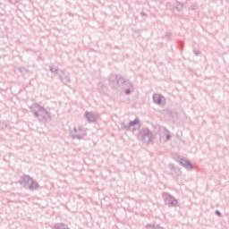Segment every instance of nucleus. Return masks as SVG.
<instances>
[{
	"label": "nucleus",
	"instance_id": "6",
	"mask_svg": "<svg viewBox=\"0 0 229 229\" xmlns=\"http://www.w3.org/2000/svg\"><path fill=\"white\" fill-rule=\"evenodd\" d=\"M163 199L167 207H176L178 205V200L169 193H163Z\"/></svg>",
	"mask_w": 229,
	"mask_h": 229
},
{
	"label": "nucleus",
	"instance_id": "22",
	"mask_svg": "<svg viewBox=\"0 0 229 229\" xmlns=\"http://www.w3.org/2000/svg\"><path fill=\"white\" fill-rule=\"evenodd\" d=\"M194 55H196V56H198V55H199V51L194 50L193 51Z\"/></svg>",
	"mask_w": 229,
	"mask_h": 229
},
{
	"label": "nucleus",
	"instance_id": "11",
	"mask_svg": "<svg viewBox=\"0 0 229 229\" xmlns=\"http://www.w3.org/2000/svg\"><path fill=\"white\" fill-rule=\"evenodd\" d=\"M140 123V120L139 118H136L133 121H131L128 124H125L123 128L125 130H130L132 126H136V124H139Z\"/></svg>",
	"mask_w": 229,
	"mask_h": 229
},
{
	"label": "nucleus",
	"instance_id": "17",
	"mask_svg": "<svg viewBox=\"0 0 229 229\" xmlns=\"http://www.w3.org/2000/svg\"><path fill=\"white\" fill-rule=\"evenodd\" d=\"M171 37H173V34L171 32H166L165 38H166V40H171Z\"/></svg>",
	"mask_w": 229,
	"mask_h": 229
},
{
	"label": "nucleus",
	"instance_id": "9",
	"mask_svg": "<svg viewBox=\"0 0 229 229\" xmlns=\"http://www.w3.org/2000/svg\"><path fill=\"white\" fill-rule=\"evenodd\" d=\"M179 164H180V165H182V167H184L188 171L192 170V164L191 163V161H189L185 158H181L179 160Z\"/></svg>",
	"mask_w": 229,
	"mask_h": 229
},
{
	"label": "nucleus",
	"instance_id": "25",
	"mask_svg": "<svg viewBox=\"0 0 229 229\" xmlns=\"http://www.w3.org/2000/svg\"><path fill=\"white\" fill-rule=\"evenodd\" d=\"M160 140H162V136H160Z\"/></svg>",
	"mask_w": 229,
	"mask_h": 229
},
{
	"label": "nucleus",
	"instance_id": "15",
	"mask_svg": "<svg viewBox=\"0 0 229 229\" xmlns=\"http://www.w3.org/2000/svg\"><path fill=\"white\" fill-rule=\"evenodd\" d=\"M54 229H69V226L64 223H59L54 225Z\"/></svg>",
	"mask_w": 229,
	"mask_h": 229
},
{
	"label": "nucleus",
	"instance_id": "18",
	"mask_svg": "<svg viewBox=\"0 0 229 229\" xmlns=\"http://www.w3.org/2000/svg\"><path fill=\"white\" fill-rule=\"evenodd\" d=\"M9 3H11V4H17V3H19V0H9Z\"/></svg>",
	"mask_w": 229,
	"mask_h": 229
},
{
	"label": "nucleus",
	"instance_id": "2",
	"mask_svg": "<svg viewBox=\"0 0 229 229\" xmlns=\"http://www.w3.org/2000/svg\"><path fill=\"white\" fill-rule=\"evenodd\" d=\"M20 184L24 189H29V191H37L38 189V182L33 180L30 175H23L20 181Z\"/></svg>",
	"mask_w": 229,
	"mask_h": 229
},
{
	"label": "nucleus",
	"instance_id": "7",
	"mask_svg": "<svg viewBox=\"0 0 229 229\" xmlns=\"http://www.w3.org/2000/svg\"><path fill=\"white\" fill-rule=\"evenodd\" d=\"M123 90H124L125 96H130L135 92V85L130 81H123Z\"/></svg>",
	"mask_w": 229,
	"mask_h": 229
},
{
	"label": "nucleus",
	"instance_id": "3",
	"mask_svg": "<svg viewBox=\"0 0 229 229\" xmlns=\"http://www.w3.org/2000/svg\"><path fill=\"white\" fill-rule=\"evenodd\" d=\"M138 139L145 144H150L153 141V133L148 128L142 129L138 133Z\"/></svg>",
	"mask_w": 229,
	"mask_h": 229
},
{
	"label": "nucleus",
	"instance_id": "5",
	"mask_svg": "<svg viewBox=\"0 0 229 229\" xmlns=\"http://www.w3.org/2000/svg\"><path fill=\"white\" fill-rule=\"evenodd\" d=\"M70 137H72V139H78V140H81V139L87 137V131L81 126L77 128L75 127L73 130H70Z\"/></svg>",
	"mask_w": 229,
	"mask_h": 229
},
{
	"label": "nucleus",
	"instance_id": "10",
	"mask_svg": "<svg viewBox=\"0 0 229 229\" xmlns=\"http://www.w3.org/2000/svg\"><path fill=\"white\" fill-rule=\"evenodd\" d=\"M152 99L156 105H162V101L165 99L164 96L160 94H154Z\"/></svg>",
	"mask_w": 229,
	"mask_h": 229
},
{
	"label": "nucleus",
	"instance_id": "12",
	"mask_svg": "<svg viewBox=\"0 0 229 229\" xmlns=\"http://www.w3.org/2000/svg\"><path fill=\"white\" fill-rule=\"evenodd\" d=\"M172 12H182L183 10V4L176 3L175 5L170 8Z\"/></svg>",
	"mask_w": 229,
	"mask_h": 229
},
{
	"label": "nucleus",
	"instance_id": "20",
	"mask_svg": "<svg viewBox=\"0 0 229 229\" xmlns=\"http://www.w3.org/2000/svg\"><path fill=\"white\" fill-rule=\"evenodd\" d=\"M215 213L216 216H218V217H221V213L219 212V210H216Z\"/></svg>",
	"mask_w": 229,
	"mask_h": 229
},
{
	"label": "nucleus",
	"instance_id": "21",
	"mask_svg": "<svg viewBox=\"0 0 229 229\" xmlns=\"http://www.w3.org/2000/svg\"><path fill=\"white\" fill-rule=\"evenodd\" d=\"M141 15H142V17H148V14L144 12H141Z\"/></svg>",
	"mask_w": 229,
	"mask_h": 229
},
{
	"label": "nucleus",
	"instance_id": "19",
	"mask_svg": "<svg viewBox=\"0 0 229 229\" xmlns=\"http://www.w3.org/2000/svg\"><path fill=\"white\" fill-rule=\"evenodd\" d=\"M19 71H20V72H26V68H24V67H20V68H19Z\"/></svg>",
	"mask_w": 229,
	"mask_h": 229
},
{
	"label": "nucleus",
	"instance_id": "4",
	"mask_svg": "<svg viewBox=\"0 0 229 229\" xmlns=\"http://www.w3.org/2000/svg\"><path fill=\"white\" fill-rule=\"evenodd\" d=\"M124 78L121 75L111 74L109 76V85L115 89H119V87L124 83Z\"/></svg>",
	"mask_w": 229,
	"mask_h": 229
},
{
	"label": "nucleus",
	"instance_id": "14",
	"mask_svg": "<svg viewBox=\"0 0 229 229\" xmlns=\"http://www.w3.org/2000/svg\"><path fill=\"white\" fill-rule=\"evenodd\" d=\"M163 135H165V142H167L168 140H171V133H169V130L164 128L163 129Z\"/></svg>",
	"mask_w": 229,
	"mask_h": 229
},
{
	"label": "nucleus",
	"instance_id": "8",
	"mask_svg": "<svg viewBox=\"0 0 229 229\" xmlns=\"http://www.w3.org/2000/svg\"><path fill=\"white\" fill-rule=\"evenodd\" d=\"M84 117L87 119L88 123H96L98 121V118L99 117V114L96 112H89L86 111L84 114Z\"/></svg>",
	"mask_w": 229,
	"mask_h": 229
},
{
	"label": "nucleus",
	"instance_id": "1",
	"mask_svg": "<svg viewBox=\"0 0 229 229\" xmlns=\"http://www.w3.org/2000/svg\"><path fill=\"white\" fill-rule=\"evenodd\" d=\"M30 110L38 121H45L46 123L51 121V114L38 103H33L30 106Z\"/></svg>",
	"mask_w": 229,
	"mask_h": 229
},
{
	"label": "nucleus",
	"instance_id": "24",
	"mask_svg": "<svg viewBox=\"0 0 229 229\" xmlns=\"http://www.w3.org/2000/svg\"><path fill=\"white\" fill-rule=\"evenodd\" d=\"M62 74H64V71H62Z\"/></svg>",
	"mask_w": 229,
	"mask_h": 229
},
{
	"label": "nucleus",
	"instance_id": "13",
	"mask_svg": "<svg viewBox=\"0 0 229 229\" xmlns=\"http://www.w3.org/2000/svg\"><path fill=\"white\" fill-rule=\"evenodd\" d=\"M61 81H63V83H64V85H67V83H71V77L65 75L64 77L60 75L59 76Z\"/></svg>",
	"mask_w": 229,
	"mask_h": 229
},
{
	"label": "nucleus",
	"instance_id": "16",
	"mask_svg": "<svg viewBox=\"0 0 229 229\" xmlns=\"http://www.w3.org/2000/svg\"><path fill=\"white\" fill-rule=\"evenodd\" d=\"M50 72H52L54 74H58V68L50 66Z\"/></svg>",
	"mask_w": 229,
	"mask_h": 229
},
{
	"label": "nucleus",
	"instance_id": "23",
	"mask_svg": "<svg viewBox=\"0 0 229 229\" xmlns=\"http://www.w3.org/2000/svg\"><path fill=\"white\" fill-rule=\"evenodd\" d=\"M190 9H191V10H196V5H191V6L190 7Z\"/></svg>",
	"mask_w": 229,
	"mask_h": 229
}]
</instances>
